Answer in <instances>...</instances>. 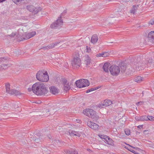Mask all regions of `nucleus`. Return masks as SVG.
Segmentation results:
<instances>
[{
  "mask_svg": "<svg viewBox=\"0 0 154 154\" xmlns=\"http://www.w3.org/2000/svg\"><path fill=\"white\" fill-rule=\"evenodd\" d=\"M72 154H78L77 152L75 150H72Z\"/></svg>",
  "mask_w": 154,
  "mask_h": 154,
  "instance_id": "45",
  "label": "nucleus"
},
{
  "mask_svg": "<svg viewBox=\"0 0 154 154\" xmlns=\"http://www.w3.org/2000/svg\"><path fill=\"white\" fill-rule=\"evenodd\" d=\"M6 91L7 93L11 95L18 96L21 94L19 91L14 89H10V85L9 83H7L5 85Z\"/></svg>",
  "mask_w": 154,
  "mask_h": 154,
  "instance_id": "7",
  "label": "nucleus"
},
{
  "mask_svg": "<svg viewBox=\"0 0 154 154\" xmlns=\"http://www.w3.org/2000/svg\"><path fill=\"white\" fill-rule=\"evenodd\" d=\"M127 64L125 62H122L119 63V66L121 69V71L125 72L127 67Z\"/></svg>",
  "mask_w": 154,
  "mask_h": 154,
  "instance_id": "17",
  "label": "nucleus"
},
{
  "mask_svg": "<svg viewBox=\"0 0 154 154\" xmlns=\"http://www.w3.org/2000/svg\"><path fill=\"white\" fill-rule=\"evenodd\" d=\"M38 89L36 95H45L47 93L48 91L47 88H46L45 85L42 83H41L40 84V87Z\"/></svg>",
  "mask_w": 154,
  "mask_h": 154,
  "instance_id": "5",
  "label": "nucleus"
},
{
  "mask_svg": "<svg viewBox=\"0 0 154 154\" xmlns=\"http://www.w3.org/2000/svg\"><path fill=\"white\" fill-rule=\"evenodd\" d=\"M136 7L134 6H133V8L131 11V13L133 14L135 13V11H136Z\"/></svg>",
  "mask_w": 154,
  "mask_h": 154,
  "instance_id": "33",
  "label": "nucleus"
},
{
  "mask_svg": "<svg viewBox=\"0 0 154 154\" xmlns=\"http://www.w3.org/2000/svg\"><path fill=\"white\" fill-rule=\"evenodd\" d=\"M41 8L39 7H35L33 10V11L32 12L34 14H36L39 11H41Z\"/></svg>",
  "mask_w": 154,
  "mask_h": 154,
  "instance_id": "26",
  "label": "nucleus"
},
{
  "mask_svg": "<svg viewBox=\"0 0 154 154\" xmlns=\"http://www.w3.org/2000/svg\"><path fill=\"white\" fill-rule=\"evenodd\" d=\"M112 42H109V43H112Z\"/></svg>",
  "mask_w": 154,
  "mask_h": 154,
  "instance_id": "59",
  "label": "nucleus"
},
{
  "mask_svg": "<svg viewBox=\"0 0 154 154\" xmlns=\"http://www.w3.org/2000/svg\"><path fill=\"white\" fill-rule=\"evenodd\" d=\"M100 88V86H98L97 87H94V89H95V90H96Z\"/></svg>",
  "mask_w": 154,
  "mask_h": 154,
  "instance_id": "51",
  "label": "nucleus"
},
{
  "mask_svg": "<svg viewBox=\"0 0 154 154\" xmlns=\"http://www.w3.org/2000/svg\"><path fill=\"white\" fill-rule=\"evenodd\" d=\"M146 121L149 120L151 121H154V117L153 116H146Z\"/></svg>",
  "mask_w": 154,
  "mask_h": 154,
  "instance_id": "29",
  "label": "nucleus"
},
{
  "mask_svg": "<svg viewBox=\"0 0 154 154\" xmlns=\"http://www.w3.org/2000/svg\"><path fill=\"white\" fill-rule=\"evenodd\" d=\"M135 119L137 121H146V116H136L135 117Z\"/></svg>",
  "mask_w": 154,
  "mask_h": 154,
  "instance_id": "19",
  "label": "nucleus"
},
{
  "mask_svg": "<svg viewBox=\"0 0 154 154\" xmlns=\"http://www.w3.org/2000/svg\"><path fill=\"white\" fill-rule=\"evenodd\" d=\"M28 91H30L32 90V88H28Z\"/></svg>",
  "mask_w": 154,
  "mask_h": 154,
  "instance_id": "50",
  "label": "nucleus"
},
{
  "mask_svg": "<svg viewBox=\"0 0 154 154\" xmlns=\"http://www.w3.org/2000/svg\"><path fill=\"white\" fill-rule=\"evenodd\" d=\"M50 92L54 94H58L59 91V90L54 86H52L49 88Z\"/></svg>",
  "mask_w": 154,
  "mask_h": 154,
  "instance_id": "15",
  "label": "nucleus"
},
{
  "mask_svg": "<svg viewBox=\"0 0 154 154\" xmlns=\"http://www.w3.org/2000/svg\"><path fill=\"white\" fill-rule=\"evenodd\" d=\"M110 63L106 62L104 64L103 68L104 71L106 72H108L109 71V66Z\"/></svg>",
  "mask_w": 154,
  "mask_h": 154,
  "instance_id": "22",
  "label": "nucleus"
},
{
  "mask_svg": "<svg viewBox=\"0 0 154 154\" xmlns=\"http://www.w3.org/2000/svg\"><path fill=\"white\" fill-rule=\"evenodd\" d=\"M146 40L148 42H154V31H151L149 33Z\"/></svg>",
  "mask_w": 154,
  "mask_h": 154,
  "instance_id": "14",
  "label": "nucleus"
},
{
  "mask_svg": "<svg viewBox=\"0 0 154 154\" xmlns=\"http://www.w3.org/2000/svg\"><path fill=\"white\" fill-rule=\"evenodd\" d=\"M138 59H140V58L139 57L138 58Z\"/></svg>",
  "mask_w": 154,
  "mask_h": 154,
  "instance_id": "58",
  "label": "nucleus"
},
{
  "mask_svg": "<svg viewBox=\"0 0 154 154\" xmlns=\"http://www.w3.org/2000/svg\"><path fill=\"white\" fill-rule=\"evenodd\" d=\"M112 104V101L108 100H105L103 103H101L98 105V107L100 108L106 107Z\"/></svg>",
  "mask_w": 154,
  "mask_h": 154,
  "instance_id": "10",
  "label": "nucleus"
},
{
  "mask_svg": "<svg viewBox=\"0 0 154 154\" xmlns=\"http://www.w3.org/2000/svg\"><path fill=\"white\" fill-rule=\"evenodd\" d=\"M149 23L151 25H153L154 24V20H151L149 21Z\"/></svg>",
  "mask_w": 154,
  "mask_h": 154,
  "instance_id": "44",
  "label": "nucleus"
},
{
  "mask_svg": "<svg viewBox=\"0 0 154 154\" xmlns=\"http://www.w3.org/2000/svg\"><path fill=\"white\" fill-rule=\"evenodd\" d=\"M35 141L36 143H40L39 139H38V138L36 139L35 140Z\"/></svg>",
  "mask_w": 154,
  "mask_h": 154,
  "instance_id": "46",
  "label": "nucleus"
},
{
  "mask_svg": "<svg viewBox=\"0 0 154 154\" xmlns=\"http://www.w3.org/2000/svg\"><path fill=\"white\" fill-rule=\"evenodd\" d=\"M65 152L66 153V154H72V150H66L65 151Z\"/></svg>",
  "mask_w": 154,
  "mask_h": 154,
  "instance_id": "39",
  "label": "nucleus"
},
{
  "mask_svg": "<svg viewBox=\"0 0 154 154\" xmlns=\"http://www.w3.org/2000/svg\"><path fill=\"white\" fill-rule=\"evenodd\" d=\"M61 16L59 17L56 22L51 24L50 27L52 28H54L56 27L60 26L63 24V21L61 20Z\"/></svg>",
  "mask_w": 154,
  "mask_h": 154,
  "instance_id": "9",
  "label": "nucleus"
},
{
  "mask_svg": "<svg viewBox=\"0 0 154 154\" xmlns=\"http://www.w3.org/2000/svg\"><path fill=\"white\" fill-rule=\"evenodd\" d=\"M2 109V107H0V111H1Z\"/></svg>",
  "mask_w": 154,
  "mask_h": 154,
  "instance_id": "55",
  "label": "nucleus"
},
{
  "mask_svg": "<svg viewBox=\"0 0 154 154\" xmlns=\"http://www.w3.org/2000/svg\"><path fill=\"white\" fill-rule=\"evenodd\" d=\"M128 145L129 146V148H127L126 147H125V148L127 149L128 150L130 151L131 152L134 153L135 154H139L138 152H137L133 150L132 148H134V149H136V148L133 147V146H131V145H130L128 144Z\"/></svg>",
  "mask_w": 154,
  "mask_h": 154,
  "instance_id": "21",
  "label": "nucleus"
},
{
  "mask_svg": "<svg viewBox=\"0 0 154 154\" xmlns=\"http://www.w3.org/2000/svg\"><path fill=\"white\" fill-rule=\"evenodd\" d=\"M63 88L64 91H67L70 88V85L71 84L69 83L66 79L63 80Z\"/></svg>",
  "mask_w": 154,
  "mask_h": 154,
  "instance_id": "13",
  "label": "nucleus"
},
{
  "mask_svg": "<svg viewBox=\"0 0 154 154\" xmlns=\"http://www.w3.org/2000/svg\"><path fill=\"white\" fill-rule=\"evenodd\" d=\"M60 43V42H55V43H51L48 45V48L49 49H52Z\"/></svg>",
  "mask_w": 154,
  "mask_h": 154,
  "instance_id": "24",
  "label": "nucleus"
},
{
  "mask_svg": "<svg viewBox=\"0 0 154 154\" xmlns=\"http://www.w3.org/2000/svg\"><path fill=\"white\" fill-rule=\"evenodd\" d=\"M35 7H34L32 5H28L26 7L27 9L29 11L32 12L33 11L34 9V8Z\"/></svg>",
  "mask_w": 154,
  "mask_h": 154,
  "instance_id": "27",
  "label": "nucleus"
},
{
  "mask_svg": "<svg viewBox=\"0 0 154 154\" xmlns=\"http://www.w3.org/2000/svg\"><path fill=\"white\" fill-rule=\"evenodd\" d=\"M75 84L77 87L81 88L88 86L89 85L90 82L86 79H81L75 82Z\"/></svg>",
  "mask_w": 154,
  "mask_h": 154,
  "instance_id": "4",
  "label": "nucleus"
},
{
  "mask_svg": "<svg viewBox=\"0 0 154 154\" xmlns=\"http://www.w3.org/2000/svg\"><path fill=\"white\" fill-rule=\"evenodd\" d=\"M69 134L71 136H76L78 137H80L81 134H82V133L79 131H71L69 132Z\"/></svg>",
  "mask_w": 154,
  "mask_h": 154,
  "instance_id": "18",
  "label": "nucleus"
},
{
  "mask_svg": "<svg viewBox=\"0 0 154 154\" xmlns=\"http://www.w3.org/2000/svg\"><path fill=\"white\" fill-rule=\"evenodd\" d=\"M5 0H0V2H2L4 1H5Z\"/></svg>",
  "mask_w": 154,
  "mask_h": 154,
  "instance_id": "54",
  "label": "nucleus"
},
{
  "mask_svg": "<svg viewBox=\"0 0 154 154\" xmlns=\"http://www.w3.org/2000/svg\"><path fill=\"white\" fill-rule=\"evenodd\" d=\"M94 90H95V89H94V88H92L89 89L87 90L86 91V93H88Z\"/></svg>",
  "mask_w": 154,
  "mask_h": 154,
  "instance_id": "37",
  "label": "nucleus"
},
{
  "mask_svg": "<svg viewBox=\"0 0 154 154\" xmlns=\"http://www.w3.org/2000/svg\"><path fill=\"white\" fill-rule=\"evenodd\" d=\"M142 94L143 95V92H142Z\"/></svg>",
  "mask_w": 154,
  "mask_h": 154,
  "instance_id": "57",
  "label": "nucleus"
},
{
  "mask_svg": "<svg viewBox=\"0 0 154 154\" xmlns=\"http://www.w3.org/2000/svg\"><path fill=\"white\" fill-rule=\"evenodd\" d=\"M81 64V60L77 56L74 57L72 61V66L74 67H79L80 66Z\"/></svg>",
  "mask_w": 154,
  "mask_h": 154,
  "instance_id": "8",
  "label": "nucleus"
},
{
  "mask_svg": "<svg viewBox=\"0 0 154 154\" xmlns=\"http://www.w3.org/2000/svg\"><path fill=\"white\" fill-rule=\"evenodd\" d=\"M141 63L136 62L134 61V62L131 63V65L128 66L129 70L132 72H134L135 70L139 71L140 70H142L143 67L140 66Z\"/></svg>",
  "mask_w": 154,
  "mask_h": 154,
  "instance_id": "2",
  "label": "nucleus"
},
{
  "mask_svg": "<svg viewBox=\"0 0 154 154\" xmlns=\"http://www.w3.org/2000/svg\"><path fill=\"white\" fill-rule=\"evenodd\" d=\"M103 57H106L109 56V53L108 52H103Z\"/></svg>",
  "mask_w": 154,
  "mask_h": 154,
  "instance_id": "31",
  "label": "nucleus"
},
{
  "mask_svg": "<svg viewBox=\"0 0 154 154\" xmlns=\"http://www.w3.org/2000/svg\"><path fill=\"white\" fill-rule=\"evenodd\" d=\"M41 83L40 82H37L34 84L32 86V90L33 92L36 95L38 92V91L40 88V84ZM40 88H42L41 87Z\"/></svg>",
  "mask_w": 154,
  "mask_h": 154,
  "instance_id": "12",
  "label": "nucleus"
},
{
  "mask_svg": "<svg viewBox=\"0 0 154 154\" xmlns=\"http://www.w3.org/2000/svg\"><path fill=\"white\" fill-rule=\"evenodd\" d=\"M13 105V107H14L15 109L18 108L19 107L18 104L17 103H14Z\"/></svg>",
  "mask_w": 154,
  "mask_h": 154,
  "instance_id": "38",
  "label": "nucleus"
},
{
  "mask_svg": "<svg viewBox=\"0 0 154 154\" xmlns=\"http://www.w3.org/2000/svg\"><path fill=\"white\" fill-rule=\"evenodd\" d=\"M109 70L111 74L113 75H118L120 72L119 67L115 65L111 66L109 68Z\"/></svg>",
  "mask_w": 154,
  "mask_h": 154,
  "instance_id": "6",
  "label": "nucleus"
},
{
  "mask_svg": "<svg viewBox=\"0 0 154 154\" xmlns=\"http://www.w3.org/2000/svg\"><path fill=\"white\" fill-rule=\"evenodd\" d=\"M36 76L38 80L43 82H47L49 79L48 73L44 70L38 71Z\"/></svg>",
  "mask_w": 154,
  "mask_h": 154,
  "instance_id": "1",
  "label": "nucleus"
},
{
  "mask_svg": "<svg viewBox=\"0 0 154 154\" xmlns=\"http://www.w3.org/2000/svg\"><path fill=\"white\" fill-rule=\"evenodd\" d=\"M36 35V32L35 31H32L31 32L26 33L25 35V39H29L33 37Z\"/></svg>",
  "mask_w": 154,
  "mask_h": 154,
  "instance_id": "16",
  "label": "nucleus"
},
{
  "mask_svg": "<svg viewBox=\"0 0 154 154\" xmlns=\"http://www.w3.org/2000/svg\"><path fill=\"white\" fill-rule=\"evenodd\" d=\"M93 126H91V128L94 130H97L99 126L93 122Z\"/></svg>",
  "mask_w": 154,
  "mask_h": 154,
  "instance_id": "28",
  "label": "nucleus"
},
{
  "mask_svg": "<svg viewBox=\"0 0 154 154\" xmlns=\"http://www.w3.org/2000/svg\"><path fill=\"white\" fill-rule=\"evenodd\" d=\"M143 78L140 76H137L134 79V81L138 83H139L143 81Z\"/></svg>",
  "mask_w": 154,
  "mask_h": 154,
  "instance_id": "25",
  "label": "nucleus"
},
{
  "mask_svg": "<svg viewBox=\"0 0 154 154\" xmlns=\"http://www.w3.org/2000/svg\"><path fill=\"white\" fill-rule=\"evenodd\" d=\"M93 122H92L91 121H89L88 122L87 125H88L91 128V126H93Z\"/></svg>",
  "mask_w": 154,
  "mask_h": 154,
  "instance_id": "34",
  "label": "nucleus"
},
{
  "mask_svg": "<svg viewBox=\"0 0 154 154\" xmlns=\"http://www.w3.org/2000/svg\"><path fill=\"white\" fill-rule=\"evenodd\" d=\"M3 68V67H1V66H0V70H2L4 69H2Z\"/></svg>",
  "mask_w": 154,
  "mask_h": 154,
  "instance_id": "52",
  "label": "nucleus"
},
{
  "mask_svg": "<svg viewBox=\"0 0 154 154\" xmlns=\"http://www.w3.org/2000/svg\"><path fill=\"white\" fill-rule=\"evenodd\" d=\"M125 134L127 135H129L130 134L131 132L130 130L128 129H126L125 130Z\"/></svg>",
  "mask_w": 154,
  "mask_h": 154,
  "instance_id": "35",
  "label": "nucleus"
},
{
  "mask_svg": "<svg viewBox=\"0 0 154 154\" xmlns=\"http://www.w3.org/2000/svg\"><path fill=\"white\" fill-rule=\"evenodd\" d=\"M153 1L154 2V0H153Z\"/></svg>",
  "mask_w": 154,
  "mask_h": 154,
  "instance_id": "60",
  "label": "nucleus"
},
{
  "mask_svg": "<svg viewBox=\"0 0 154 154\" xmlns=\"http://www.w3.org/2000/svg\"><path fill=\"white\" fill-rule=\"evenodd\" d=\"M48 45L45 47H42L41 49H43L44 50H48L49 48H48Z\"/></svg>",
  "mask_w": 154,
  "mask_h": 154,
  "instance_id": "43",
  "label": "nucleus"
},
{
  "mask_svg": "<svg viewBox=\"0 0 154 154\" xmlns=\"http://www.w3.org/2000/svg\"><path fill=\"white\" fill-rule=\"evenodd\" d=\"M96 56L97 57H103V52H102L101 53H99L98 54H97L96 55Z\"/></svg>",
  "mask_w": 154,
  "mask_h": 154,
  "instance_id": "42",
  "label": "nucleus"
},
{
  "mask_svg": "<svg viewBox=\"0 0 154 154\" xmlns=\"http://www.w3.org/2000/svg\"><path fill=\"white\" fill-rule=\"evenodd\" d=\"M98 36L96 34L94 35H92L91 38V42L93 44L96 43L98 41Z\"/></svg>",
  "mask_w": 154,
  "mask_h": 154,
  "instance_id": "20",
  "label": "nucleus"
},
{
  "mask_svg": "<svg viewBox=\"0 0 154 154\" xmlns=\"http://www.w3.org/2000/svg\"><path fill=\"white\" fill-rule=\"evenodd\" d=\"M8 65L9 64H4L2 65H1V67H3V68L2 69H5L7 68H8V66H10Z\"/></svg>",
  "mask_w": 154,
  "mask_h": 154,
  "instance_id": "32",
  "label": "nucleus"
},
{
  "mask_svg": "<svg viewBox=\"0 0 154 154\" xmlns=\"http://www.w3.org/2000/svg\"><path fill=\"white\" fill-rule=\"evenodd\" d=\"M85 51L86 52L90 53L91 51V49L89 47L87 46Z\"/></svg>",
  "mask_w": 154,
  "mask_h": 154,
  "instance_id": "36",
  "label": "nucleus"
},
{
  "mask_svg": "<svg viewBox=\"0 0 154 154\" xmlns=\"http://www.w3.org/2000/svg\"><path fill=\"white\" fill-rule=\"evenodd\" d=\"M101 137H100L104 139L105 142L109 145H112L113 144V140L109 137L107 136H103L101 135Z\"/></svg>",
  "mask_w": 154,
  "mask_h": 154,
  "instance_id": "11",
  "label": "nucleus"
},
{
  "mask_svg": "<svg viewBox=\"0 0 154 154\" xmlns=\"http://www.w3.org/2000/svg\"><path fill=\"white\" fill-rule=\"evenodd\" d=\"M142 103H143V102H141V101L138 102L136 104L137 106H138L140 103V104H142Z\"/></svg>",
  "mask_w": 154,
  "mask_h": 154,
  "instance_id": "48",
  "label": "nucleus"
},
{
  "mask_svg": "<svg viewBox=\"0 0 154 154\" xmlns=\"http://www.w3.org/2000/svg\"><path fill=\"white\" fill-rule=\"evenodd\" d=\"M83 113L85 115L95 120L98 119L99 117L96 115L95 112L90 109H86L83 110Z\"/></svg>",
  "mask_w": 154,
  "mask_h": 154,
  "instance_id": "3",
  "label": "nucleus"
},
{
  "mask_svg": "<svg viewBox=\"0 0 154 154\" xmlns=\"http://www.w3.org/2000/svg\"><path fill=\"white\" fill-rule=\"evenodd\" d=\"M85 62L86 64L89 65L91 62V59L90 57L88 55H85Z\"/></svg>",
  "mask_w": 154,
  "mask_h": 154,
  "instance_id": "23",
  "label": "nucleus"
},
{
  "mask_svg": "<svg viewBox=\"0 0 154 154\" xmlns=\"http://www.w3.org/2000/svg\"><path fill=\"white\" fill-rule=\"evenodd\" d=\"M45 112H46V113L45 114H44L42 116L43 117H47V116H48L50 114V113H49V110L48 109H46Z\"/></svg>",
  "mask_w": 154,
  "mask_h": 154,
  "instance_id": "30",
  "label": "nucleus"
},
{
  "mask_svg": "<svg viewBox=\"0 0 154 154\" xmlns=\"http://www.w3.org/2000/svg\"><path fill=\"white\" fill-rule=\"evenodd\" d=\"M13 2L16 4H19L21 0H12Z\"/></svg>",
  "mask_w": 154,
  "mask_h": 154,
  "instance_id": "40",
  "label": "nucleus"
},
{
  "mask_svg": "<svg viewBox=\"0 0 154 154\" xmlns=\"http://www.w3.org/2000/svg\"><path fill=\"white\" fill-rule=\"evenodd\" d=\"M143 125H140L137 126V128L141 129V128H143Z\"/></svg>",
  "mask_w": 154,
  "mask_h": 154,
  "instance_id": "47",
  "label": "nucleus"
},
{
  "mask_svg": "<svg viewBox=\"0 0 154 154\" xmlns=\"http://www.w3.org/2000/svg\"><path fill=\"white\" fill-rule=\"evenodd\" d=\"M148 131V130H145V131H143V133H144V134H146V132H147V131Z\"/></svg>",
  "mask_w": 154,
  "mask_h": 154,
  "instance_id": "53",
  "label": "nucleus"
},
{
  "mask_svg": "<svg viewBox=\"0 0 154 154\" xmlns=\"http://www.w3.org/2000/svg\"><path fill=\"white\" fill-rule=\"evenodd\" d=\"M55 144L56 145L60 146V142L59 140H55L54 142Z\"/></svg>",
  "mask_w": 154,
  "mask_h": 154,
  "instance_id": "41",
  "label": "nucleus"
},
{
  "mask_svg": "<svg viewBox=\"0 0 154 154\" xmlns=\"http://www.w3.org/2000/svg\"><path fill=\"white\" fill-rule=\"evenodd\" d=\"M4 60H5V58H0V62H2V61H3Z\"/></svg>",
  "mask_w": 154,
  "mask_h": 154,
  "instance_id": "49",
  "label": "nucleus"
},
{
  "mask_svg": "<svg viewBox=\"0 0 154 154\" xmlns=\"http://www.w3.org/2000/svg\"><path fill=\"white\" fill-rule=\"evenodd\" d=\"M108 1H112V0H107Z\"/></svg>",
  "mask_w": 154,
  "mask_h": 154,
  "instance_id": "56",
  "label": "nucleus"
}]
</instances>
